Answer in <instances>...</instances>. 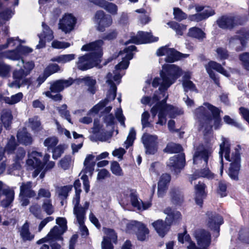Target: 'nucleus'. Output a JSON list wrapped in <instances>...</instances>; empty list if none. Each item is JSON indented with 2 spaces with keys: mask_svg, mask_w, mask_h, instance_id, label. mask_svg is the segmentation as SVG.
I'll use <instances>...</instances> for the list:
<instances>
[{
  "mask_svg": "<svg viewBox=\"0 0 249 249\" xmlns=\"http://www.w3.org/2000/svg\"><path fill=\"white\" fill-rule=\"evenodd\" d=\"M182 74V70L177 66L174 64H166L163 66L162 70L160 72L162 78V82L159 89V91L156 92L152 99L148 96H143L141 100L143 105H149L151 106L156 102L159 101L162 98V92L166 91L167 89L173 84L175 81Z\"/></svg>",
  "mask_w": 249,
  "mask_h": 249,
  "instance_id": "1",
  "label": "nucleus"
},
{
  "mask_svg": "<svg viewBox=\"0 0 249 249\" xmlns=\"http://www.w3.org/2000/svg\"><path fill=\"white\" fill-rule=\"evenodd\" d=\"M220 112L217 107L208 103H205L203 106L196 108L195 114L198 119V130L204 134L208 133L212 130L213 120L214 128L218 129L221 125Z\"/></svg>",
  "mask_w": 249,
  "mask_h": 249,
  "instance_id": "2",
  "label": "nucleus"
},
{
  "mask_svg": "<svg viewBox=\"0 0 249 249\" xmlns=\"http://www.w3.org/2000/svg\"><path fill=\"white\" fill-rule=\"evenodd\" d=\"M222 142L220 144L219 155L221 158L220 174L222 175L223 170V154H224L225 159L231 162L229 168V175L233 179L238 178V175L240 169V157L239 151L235 149V151L232 153L231 156L230 153V144L228 139L222 137Z\"/></svg>",
  "mask_w": 249,
  "mask_h": 249,
  "instance_id": "3",
  "label": "nucleus"
},
{
  "mask_svg": "<svg viewBox=\"0 0 249 249\" xmlns=\"http://www.w3.org/2000/svg\"><path fill=\"white\" fill-rule=\"evenodd\" d=\"M162 96L164 98L160 102L157 103L151 109L150 112L153 117H155L158 113V121L157 124L163 125L166 123V115L169 114L171 118H175L178 115H181L183 111L181 109L177 108L172 105L166 104V101L168 97V94L166 91L162 92Z\"/></svg>",
  "mask_w": 249,
  "mask_h": 249,
  "instance_id": "4",
  "label": "nucleus"
},
{
  "mask_svg": "<svg viewBox=\"0 0 249 249\" xmlns=\"http://www.w3.org/2000/svg\"><path fill=\"white\" fill-rule=\"evenodd\" d=\"M121 76L119 74H115L114 76L110 72H108L106 76L107 83L109 86L107 98L104 100L100 102L98 104L94 106L90 110L91 113H97L102 109L107 103L113 100L116 96L117 88L113 83V81H117L121 79Z\"/></svg>",
  "mask_w": 249,
  "mask_h": 249,
  "instance_id": "5",
  "label": "nucleus"
},
{
  "mask_svg": "<svg viewBox=\"0 0 249 249\" xmlns=\"http://www.w3.org/2000/svg\"><path fill=\"white\" fill-rule=\"evenodd\" d=\"M73 81L72 78L67 80H59L51 84L50 91L43 93L47 97L52 99L55 101L62 100V96L58 92L63 90L64 89L67 88L72 84Z\"/></svg>",
  "mask_w": 249,
  "mask_h": 249,
  "instance_id": "6",
  "label": "nucleus"
},
{
  "mask_svg": "<svg viewBox=\"0 0 249 249\" xmlns=\"http://www.w3.org/2000/svg\"><path fill=\"white\" fill-rule=\"evenodd\" d=\"M100 62V54L94 56H91V54H85L78 58L76 65L79 70L85 71L97 66Z\"/></svg>",
  "mask_w": 249,
  "mask_h": 249,
  "instance_id": "7",
  "label": "nucleus"
},
{
  "mask_svg": "<svg viewBox=\"0 0 249 249\" xmlns=\"http://www.w3.org/2000/svg\"><path fill=\"white\" fill-rule=\"evenodd\" d=\"M158 56L165 55V60L167 62H174L182 58L187 57L189 55L187 54L181 53L173 48H169L164 46L159 49L157 52Z\"/></svg>",
  "mask_w": 249,
  "mask_h": 249,
  "instance_id": "8",
  "label": "nucleus"
},
{
  "mask_svg": "<svg viewBox=\"0 0 249 249\" xmlns=\"http://www.w3.org/2000/svg\"><path fill=\"white\" fill-rule=\"evenodd\" d=\"M89 203L88 201H85L83 207L77 208L75 211V209L73 210V213L75 215L76 220L79 225V228L82 236H86L89 234V231L87 228L84 225V221L86 212L89 208Z\"/></svg>",
  "mask_w": 249,
  "mask_h": 249,
  "instance_id": "9",
  "label": "nucleus"
},
{
  "mask_svg": "<svg viewBox=\"0 0 249 249\" xmlns=\"http://www.w3.org/2000/svg\"><path fill=\"white\" fill-rule=\"evenodd\" d=\"M28 75L22 68L14 70L13 72V77L14 81L10 83L9 86L11 88H19L22 85H30L31 83V79L26 78Z\"/></svg>",
  "mask_w": 249,
  "mask_h": 249,
  "instance_id": "10",
  "label": "nucleus"
},
{
  "mask_svg": "<svg viewBox=\"0 0 249 249\" xmlns=\"http://www.w3.org/2000/svg\"><path fill=\"white\" fill-rule=\"evenodd\" d=\"M76 19L71 14H65L59 19L58 28L65 34L69 33L74 29Z\"/></svg>",
  "mask_w": 249,
  "mask_h": 249,
  "instance_id": "11",
  "label": "nucleus"
},
{
  "mask_svg": "<svg viewBox=\"0 0 249 249\" xmlns=\"http://www.w3.org/2000/svg\"><path fill=\"white\" fill-rule=\"evenodd\" d=\"M94 21L97 25V29L103 32L111 25L112 19L110 16L106 15L103 11L100 10L95 13Z\"/></svg>",
  "mask_w": 249,
  "mask_h": 249,
  "instance_id": "12",
  "label": "nucleus"
},
{
  "mask_svg": "<svg viewBox=\"0 0 249 249\" xmlns=\"http://www.w3.org/2000/svg\"><path fill=\"white\" fill-rule=\"evenodd\" d=\"M205 68L210 77L213 80L215 83L218 86H219V81L216 77L215 73L213 71V70L216 71L226 77H229L230 75L229 73L224 70L221 64L215 61H210L205 65Z\"/></svg>",
  "mask_w": 249,
  "mask_h": 249,
  "instance_id": "13",
  "label": "nucleus"
},
{
  "mask_svg": "<svg viewBox=\"0 0 249 249\" xmlns=\"http://www.w3.org/2000/svg\"><path fill=\"white\" fill-rule=\"evenodd\" d=\"M194 235L199 247L208 249L211 243V235L209 232L203 229H198L195 231Z\"/></svg>",
  "mask_w": 249,
  "mask_h": 249,
  "instance_id": "14",
  "label": "nucleus"
},
{
  "mask_svg": "<svg viewBox=\"0 0 249 249\" xmlns=\"http://www.w3.org/2000/svg\"><path fill=\"white\" fill-rule=\"evenodd\" d=\"M247 39L246 34H238L229 39V46L237 52L242 51L246 46Z\"/></svg>",
  "mask_w": 249,
  "mask_h": 249,
  "instance_id": "15",
  "label": "nucleus"
},
{
  "mask_svg": "<svg viewBox=\"0 0 249 249\" xmlns=\"http://www.w3.org/2000/svg\"><path fill=\"white\" fill-rule=\"evenodd\" d=\"M136 49L134 45L129 46L127 48L124 49L123 52H121L119 55L122 56V61L115 67L116 71L121 69H126L129 65V60L133 58V54L132 52Z\"/></svg>",
  "mask_w": 249,
  "mask_h": 249,
  "instance_id": "16",
  "label": "nucleus"
},
{
  "mask_svg": "<svg viewBox=\"0 0 249 249\" xmlns=\"http://www.w3.org/2000/svg\"><path fill=\"white\" fill-rule=\"evenodd\" d=\"M142 142L146 149V152L153 154L157 151L158 137L156 135L144 134L142 137Z\"/></svg>",
  "mask_w": 249,
  "mask_h": 249,
  "instance_id": "17",
  "label": "nucleus"
},
{
  "mask_svg": "<svg viewBox=\"0 0 249 249\" xmlns=\"http://www.w3.org/2000/svg\"><path fill=\"white\" fill-rule=\"evenodd\" d=\"M158 40V37L153 36L151 33L140 31L136 36L131 37L129 43L139 44L155 42Z\"/></svg>",
  "mask_w": 249,
  "mask_h": 249,
  "instance_id": "18",
  "label": "nucleus"
},
{
  "mask_svg": "<svg viewBox=\"0 0 249 249\" xmlns=\"http://www.w3.org/2000/svg\"><path fill=\"white\" fill-rule=\"evenodd\" d=\"M42 157V153L36 150H33L28 154V159L26 164L30 169H35L36 167L42 168V161L40 159Z\"/></svg>",
  "mask_w": 249,
  "mask_h": 249,
  "instance_id": "19",
  "label": "nucleus"
},
{
  "mask_svg": "<svg viewBox=\"0 0 249 249\" xmlns=\"http://www.w3.org/2000/svg\"><path fill=\"white\" fill-rule=\"evenodd\" d=\"M210 155V151L204 148L202 146H199L194 155V163L207 165Z\"/></svg>",
  "mask_w": 249,
  "mask_h": 249,
  "instance_id": "20",
  "label": "nucleus"
},
{
  "mask_svg": "<svg viewBox=\"0 0 249 249\" xmlns=\"http://www.w3.org/2000/svg\"><path fill=\"white\" fill-rule=\"evenodd\" d=\"M59 229V227L55 226L51 230L45 237L37 241V244H41L45 242H51L56 240H62L63 238L61 235L65 231H62V230Z\"/></svg>",
  "mask_w": 249,
  "mask_h": 249,
  "instance_id": "21",
  "label": "nucleus"
},
{
  "mask_svg": "<svg viewBox=\"0 0 249 249\" xmlns=\"http://www.w3.org/2000/svg\"><path fill=\"white\" fill-rule=\"evenodd\" d=\"M103 44V41L102 40H97L95 42H91L83 46L81 50L82 51L91 52V53L88 54H91V56H94L95 55L100 54L101 57L102 53L100 48Z\"/></svg>",
  "mask_w": 249,
  "mask_h": 249,
  "instance_id": "22",
  "label": "nucleus"
},
{
  "mask_svg": "<svg viewBox=\"0 0 249 249\" xmlns=\"http://www.w3.org/2000/svg\"><path fill=\"white\" fill-rule=\"evenodd\" d=\"M129 198L132 205L137 209L140 211L145 210L151 206V203L149 202H143L141 200H139L136 194L134 193H130L126 198Z\"/></svg>",
  "mask_w": 249,
  "mask_h": 249,
  "instance_id": "23",
  "label": "nucleus"
},
{
  "mask_svg": "<svg viewBox=\"0 0 249 249\" xmlns=\"http://www.w3.org/2000/svg\"><path fill=\"white\" fill-rule=\"evenodd\" d=\"M170 180L169 174H164L161 176L158 185V195L159 197H162L165 194Z\"/></svg>",
  "mask_w": 249,
  "mask_h": 249,
  "instance_id": "24",
  "label": "nucleus"
},
{
  "mask_svg": "<svg viewBox=\"0 0 249 249\" xmlns=\"http://www.w3.org/2000/svg\"><path fill=\"white\" fill-rule=\"evenodd\" d=\"M141 222L132 220L129 221L126 219L122 220L121 226L122 230L128 233H135L137 229L138 228Z\"/></svg>",
  "mask_w": 249,
  "mask_h": 249,
  "instance_id": "25",
  "label": "nucleus"
},
{
  "mask_svg": "<svg viewBox=\"0 0 249 249\" xmlns=\"http://www.w3.org/2000/svg\"><path fill=\"white\" fill-rule=\"evenodd\" d=\"M95 165L94 156L91 154L88 155L84 160V168L82 172L91 176L94 170Z\"/></svg>",
  "mask_w": 249,
  "mask_h": 249,
  "instance_id": "26",
  "label": "nucleus"
},
{
  "mask_svg": "<svg viewBox=\"0 0 249 249\" xmlns=\"http://www.w3.org/2000/svg\"><path fill=\"white\" fill-rule=\"evenodd\" d=\"M205 188L206 185L205 184L200 182L195 187L196 194L195 200L196 204L200 206H202L203 199L206 195Z\"/></svg>",
  "mask_w": 249,
  "mask_h": 249,
  "instance_id": "27",
  "label": "nucleus"
},
{
  "mask_svg": "<svg viewBox=\"0 0 249 249\" xmlns=\"http://www.w3.org/2000/svg\"><path fill=\"white\" fill-rule=\"evenodd\" d=\"M164 213L167 215L165 218L166 223L169 226L181 219V213L178 211H173L170 208H167L164 210Z\"/></svg>",
  "mask_w": 249,
  "mask_h": 249,
  "instance_id": "28",
  "label": "nucleus"
},
{
  "mask_svg": "<svg viewBox=\"0 0 249 249\" xmlns=\"http://www.w3.org/2000/svg\"><path fill=\"white\" fill-rule=\"evenodd\" d=\"M214 14V11L211 8L209 7H204L202 13L191 15L189 17V18L192 21L198 22L206 19Z\"/></svg>",
  "mask_w": 249,
  "mask_h": 249,
  "instance_id": "29",
  "label": "nucleus"
},
{
  "mask_svg": "<svg viewBox=\"0 0 249 249\" xmlns=\"http://www.w3.org/2000/svg\"><path fill=\"white\" fill-rule=\"evenodd\" d=\"M36 195L35 191L32 189V182L28 181L22 183L20 186V196H26L27 197H33Z\"/></svg>",
  "mask_w": 249,
  "mask_h": 249,
  "instance_id": "30",
  "label": "nucleus"
},
{
  "mask_svg": "<svg viewBox=\"0 0 249 249\" xmlns=\"http://www.w3.org/2000/svg\"><path fill=\"white\" fill-rule=\"evenodd\" d=\"M152 226L159 235L161 237L164 236L169 230V225L162 220H158L152 223Z\"/></svg>",
  "mask_w": 249,
  "mask_h": 249,
  "instance_id": "31",
  "label": "nucleus"
},
{
  "mask_svg": "<svg viewBox=\"0 0 249 249\" xmlns=\"http://www.w3.org/2000/svg\"><path fill=\"white\" fill-rule=\"evenodd\" d=\"M29 227L30 223L26 221L19 229L20 236L23 241H31L35 237V235L30 231Z\"/></svg>",
  "mask_w": 249,
  "mask_h": 249,
  "instance_id": "32",
  "label": "nucleus"
},
{
  "mask_svg": "<svg viewBox=\"0 0 249 249\" xmlns=\"http://www.w3.org/2000/svg\"><path fill=\"white\" fill-rule=\"evenodd\" d=\"M74 187L75 189V195L72 199V204L73 205V209H75V211L77 208H80L83 207L80 204V194L81 189H80L81 183L79 180H76L74 183Z\"/></svg>",
  "mask_w": 249,
  "mask_h": 249,
  "instance_id": "33",
  "label": "nucleus"
},
{
  "mask_svg": "<svg viewBox=\"0 0 249 249\" xmlns=\"http://www.w3.org/2000/svg\"><path fill=\"white\" fill-rule=\"evenodd\" d=\"M94 3L112 15H115L117 13V6L114 3L108 2L104 0H98L94 2Z\"/></svg>",
  "mask_w": 249,
  "mask_h": 249,
  "instance_id": "34",
  "label": "nucleus"
},
{
  "mask_svg": "<svg viewBox=\"0 0 249 249\" xmlns=\"http://www.w3.org/2000/svg\"><path fill=\"white\" fill-rule=\"evenodd\" d=\"M185 156L184 154L175 155L170 159L168 165L176 168H180L184 166Z\"/></svg>",
  "mask_w": 249,
  "mask_h": 249,
  "instance_id": "35",
  "label": "nucleus"
},
{
  "mask_svg": "<svg viewBox=\"0 0 249 249\" xmlns=\"http://www.w3.org/2000/svg\"><path fill=\"white\" fill-rule=\"evenodd\" d=\"M191 77V73L189 71L185 72L182 77V84L185 91L188 90H196V88L194 84L190 80Z\"/></svg>",
  "mask_w": 249,
  "mask_h": 249,
  "instance_id": "36",
  "label": "nucleus"
},
{
  "mask_svg": "<svg viewBox=\"0 0 249 249\" xmlns=\"http://www.w3.org/2000/svg\"><path fill=\"white\" fill-rule=\"evenodd\" d=\"M17 138L19 142L24 145L31 144L33 142V139L30 134L24 129L18 131Z\"/></svg>",
  "mask_w": 249,
  "mask_h": 249,
  "instance_id": "37",
  "label": "nucleus"
},
{
  "mask_svg": "<svg viewBox=\"0 0 249 249\" xmlns=\"http://www.w3.org/2000/svg\"><path fill=\"white\" fill-rule=\"evenodd\" d=\"M103 231L104 233L103 241L109 242L116 244L117 241V235L114 230L104 228Z\"/></svg>",
  "mask_w": 249,
  "mask_h": 249,
  "instance_id": "38",
  "label": "nucleus"
},
{
  "mask_svg": "<svg viewBox=\"0 0 249 249\" xmlns=\"http://www.w3.org/2000/svg\"><path fill=\"white\" fill-rule=\"evenodd\" d=\"M217 23L221 28H230L233 26L234 18L232 17H222L217 20Z\"/></svg>",
  "mask_w": 249,
  "mask_h": 249,
  "instance_id": "39",
  "label": "nucleus"
},
{
  "mask_svg": "<svg viewBox=\"0 0 249 249\" xmlns=\"http://www.w3.org/2000/svg\"><path fill=\"white\" fill-rule=\"evenodd\" d=\"M223 223L222 218L217 214H212L211 217H209L208 221L207 226L211 229L216 230L219 228V225Z\"/></svg>",
  "mask_w": 249,
  "mask_h": 249,
  "instance_id": "40",
  "label": "nucleus"
},
{
  "mask_svg": "<svg viewBox=\"0 0 249 249\" xmlns=\"http://www.w3.org/2000/svg\"><path fill=\"white\" fill-rule=\"evenodd\" d=\"M8 58L13 60H18L20 58V54L18 48L15 50L0 53V59Z\"/></svg>",
  "mask_w": 249,
  "mask_h": 249,
  "instance_id": "41",
  "label": "nucleus"
},
{
  "mask_svg": "<svg viewBox=\"0 0 249 249\" xmlns=\"http://www.w3.org/2000/svg\"><path fill=\"white\" fill-rule=\"evenodd\" d=\"M149 233V231L146 226L141 222L138 228L137 229L135 233L139 240L144 241L146 239Z\"/></svg>",
  "mask_w": 249,
  "mask_h": 249,
  "instance_id": "42",
  "label": "nucleus"
},
{
  "mask_svg": "<svg viewBox=\"0 0 249 249\" xmlns=\"http://www.w3.org/2000/svg\"><path fill=\"white\" fill-rule=\"evenodd\" d=\"M16 157L14 159L15 163L14 168L16 169H19L21 167V163L25 156V151L22 148H18L16 149Z\"/></svg>",
  "mask_w": 249,
  "mask_h": 249,
  "instance_id": "43",
  "label": "nucleus"
},
{
  "mask_svg": "<svg viewBox=\"0 0 249 249\" xmlns=\"http://www.w3.org/2000/svg\"><path fill=\"white\" fill-rule=\"evenodd\" d=\"M101 127L99 125L94 123V126L92 128L93 134L90 136V139L93 142L97 141H100L102 142H105L107 140L105 136H101L99 133H100Z\"/></svg>",
  "mask_w": 249,
  "mask_h": 249,
  "instance_id": "44",
  "label": "nucleus"
},
{
  "mask_svg": "<svg viewBox=\"0 0 249 249\" xmlns=\"http://www.w3.org/2000/svg\"><path fill=\"white\" fill-rule=\"evenodd\" d=\"M75 58V55L74 54H66L54 56L51 58V61L64 64L70 62L74 59Z\"/></svg>",
  "mask_w": 249,
  "mask_h": 249,
  "instance_id": "45",
  "label": "nucleus"
},
{
  "mask_svg": "<svg viewBox=\"0 0 249 249\" xmlns=\"http://www.w3.org/2000/svg\"><path fill=\"white\" fill-rule=\"evenodd\" d=\"M12 120L13 116L11 110H3L1 115V120L5 128H9L12 123Z\"/></svg>",
  "mask_w": 249,
  "mask_h": 249,
  "instance_id": "46",
  "label": "nucleus"
},
{
  "mask_svg": "<svg viewBox=\"0 0 249 249\" xmlns=\"http://www.w3.org/2000/svg\"><path fill=\"white\" fill-rule=\"evenodd\" d=\"M24 41H21V40L19 39L18 37L17 38H14V37H11L9 38L7 40V42L5 44L0 46V50H2L6 49L7 48H14L16 47V48H18L19 47L20 45L22 43H24Z\"/></svg>",
  "mask_w": 249,
  "mask_h": 249,
  "instance_id": "47",
  "label": "nucleus"
},
{
  "mask_svg": "<svg viewBox=\"0 0 249 249\" xmlns=\"http://www.w3.org/2000/svg\"><path fill=\"white\" fill-rule=\"evenodd\" d=\"M85 85L89 87L88 90L92 94H94L96 91L95 85L96 83V80L93 79L91 77H86L81 79Z\"/></svg>",
  "mask_w": 249,
  "mask_h": 249,
  "instance_id": "48",
  "label": "nucleus"
},
{
  "mask_svg": "<svg viewBox=\"0 0 249 249\" xmlns=\"http://www.w3.org/2000/svg\"><path fill=\"white\" fill-rule=\"evenodd\" d=\"M72 186L71 185H68L64 186L57 187L56 189V191L59 196L67 198L69 193L71 191Z\"/></svg>",
  "mask_w": 249,
  "mask_h": 249,
  "instance_id": "49",
  "label": "nucleus"
},
{
  "mask_svg": "<svg viewBox=\"0 0 249 249\" xmlns=\"http://www.w3.org/2000/svg\"><path fill=\"white\" fill-rule=\"evenodd\" d=\"M43 27L42 33L38 35L39 37H43L45 40L50 41L53 38V32L50 29L48 25H46L44 22L42 24Z\"/></svg>",
  "mask_w": 249,
  "mask_h": 249,
  "instance_id": "50",
  "label": "nucleus"
},
{
  "mask_svg": "<svg viewBox=\"0 0 249 249\" xmlns=\"http://www.w3.org/2000/svg\"><path fill=\"white\" fill-rule=\"evenodd\" d=\"M29 126L34 131H38L42 128L40 121L37 116H34L29 119Z\"/></svg>",
  "mask_w": 249,
  "mask_h": 249,
  "instance_id": "51",
  "label": "nucleus"
},
{
  "mask_svg": "<svg viewBox=\"0 0 249 249\" xmlns=\"http://www.w3.org/2000/svg\"><path fill=\"white\" fill-rule=\"evenodd\" d=\"M188 36L197 39H203L205 37V33L199 28L193 27L189 29Z\"/></svg>",
  "mask_w": 249,
  "mask_h": 249,
  "instance_id": "52",
  "label": "nucleus"
},
{
  "mask_svg": "<svg viewBox=\"0 0 249 249\" xmlns=\"http://www.w3.org/2000/svg\"><path fill=\"white\" fill-rule=\"evenodd\" d=\"M168 25L175 30L176 34L179 36H182L183 34L184 31L186 29V26L182 24H179L176 22H168Z\"/></svg>",
  "mask_w": 249,
  "mask_h": 249,
  "instance_id": "53",
  "label": "nucleus"
},
{
  "mask_svg": "<svg viewBox=\"0 0 249 249\" xmlns=\"http://www.w3.org/2000/svg\"><path fill=\"white\" fill-rule=\"evenodd\" d=\"M50 156L48 154H45L43 158L42 168L45 166V170L48 171L53 169L55 166V162L53 161H49Z\"/></svg>",
  "mask_w": 249,
  "mask_h": 249,
  "instance_id": "54",
  "label": "nucleus"
},
{
  "mask_svg": "<svg viewBox=\"0 0 249 249\" xmlns=\"http://www.w3.org/2000/svg\"><path fill=\"white\" fill-rule=\"evenodd\" d=\"M110 170L113 174L117 176H122L124 175L123 170L117 161H114L111 163Z\"/></svg>",
  "mask_w": 249,
  "mask_h": 249,
  "instance_id": "55",
  "label": "nucleus"
},
{
  "mask_svg": "<svg viewBox=\"0 0 249 249\" xmlns=\"http://www.w3.org/2000/svg\"><path fill=\"white\" fill-rule=\"evenodd\" d=\"M42 208L44 211L48 215H51L54 212V208L50 199L44 201L42 205Z\"/></svg>",
  "mask_w": 249,
  "mask_h": 249,
  "instance_id": "56",
  "label": "nucleus"
},
{
  "mask_svg": "<svg viewBox=\"0 0 249 249\" xmlns=\"http://www.w3.org/2000/svg\"><path fill=\"white\" fill-rule=\"evenodd\" d=\"M23 98V94L21 92H18L11 97H7L4 100L7 104L13 105L19 102Z\"/></svg>",
  "mask_w": 249,
  "mask_h": 249,
  "instance_id": "57",
  "label": "nucleus"
},
{
  "mask_svg": "<svg viewBox=\"0 0 249 249\" xmlns=\"http://www.w3.org/2000/svg\"><path fill=\"white\" fill-rule=\"evenodd\" d=\"M21 63L22 64L21 68L23 69L26 73L28 75L35 68L34 62L32 61L25 62L23 59H21Z\"/></svg>",
  "mask_w": 249,
  "mask_h": 249,
  "instance_id": "58",
  "label": "nucleus"
},
{
  "mask_svg": "<svg viewBox=\"0 0 249 249\" xmlns=\"http://www.w3.org/2000/svg\"><path fill=\"white\" fill-rule=\"evenodd\" d=\"M182 150V147L180 145L171 143L168 144L165 149V151L167 152L173 153H178Z\"/></svg>",
  "mask_w": 249,
  "mask_h": 249,
  "instance_id": "59",
  "label": "nucleus"
},
{
  "mask_svg": "<svg viewBox=\"0 0 249 249\" xmlns=\"http://www.w3.org/2000/svg\"><path fill=\"white\" fill-rule=\"evenodd\" d=\"M71 162V157L70 156H66L59 161L58 165L63 170H67L70 168Z\"/></svg>",
  "mask_w": 249,
  "mask_h": 249,
  "instance_id": "60",
  "label": "nucleus"
},
{
  "mask_svg": "<svg viewBox=\"0 0 249 249\" xmlns=\"http://www.w3.org/2000/svg\"><path fill=\"white\" fill-rule=\"evenodd\" d=\"M136 132L134 128H132L127 136V139L124 142L125 147L127 149L133 144V142L135 139Z\"/></svg>",
  "mask_w": 249,
  "mask_h": 249,
  "instance_id": "61",
  "label": "nucleus"
},
{
  "mask_svg": "<svg viewBox=\"0 0 249 249\" xmlns=\"http://www.w3.org/2000/svg\"><path fill=\"white\" fill-rule=\"evenodd\" d=\"M67 106L66 105H63L60 107H58L57 109L62 117H64L69 123L72 124L69 112L67 109Z\"/></svg>",
  "mask_w": 249,
  "mask_h": 249,
  "instance_id": "62",
  "label": "nucleus"
},
{
  "mask_svg": "<svg viewBox=\"0 0 249 249\" xmlns=\"http://www.w3.org/2000/svg\"><path fill=\"white\" fill-rule=\"evenodd\" d=\"M58 140L56 137H50L46 139L44 142V145L48 149L53 148L58 143Z\"/></svg>",
  "mask_w": 249,
  "mask_h": 249,
  "instance_id": "63",
  "label": "nucleus"
},
{
  "mask_svg": "<svg viewBox=\"0 0 249 249\" xmlns=\"http://www.w3.org/2000/svg\"><path fill=\"white\" fill-rule=\"evenodd\" d=\"M30 212L36 218H41V211L38 204H33L30 207Z\"/></svg>",
  "mask_w": 249,
  "mask_h": 249,
  "instance_id": "64",
  "label": "nucleus"
}]
</instances>
